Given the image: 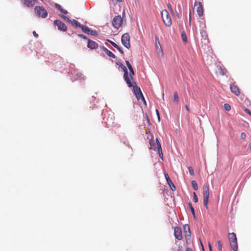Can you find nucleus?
<instances>
[{"label": "nucleus", "instance_id": "c756f323", "mask_svg": "<svg viewBox=\"0 0 251 251\" xmlns=\"http://www.w3.org/2000/svg\"><path fill=\"white\" fill-rule=\"evenodd\" d=\"M62 18L65 20L66 22L69 23H71L72 24V20H70L68 17H67L66 16H62Z\"/></svg>", "mask_w": 251, "mask_h": 251}, {"label": "nucleus", "instance_id": "f257e3e1", "mask_svg": "<svg viewBox=\"0 0 251 251\" xmlns=\"http://www.w3.org/2000/svg\"><path fill=\"white\" fill-rule=\"evenodd\" d=\"M117 64L124 72V77L128 86L129 87H133V90L137 99L139 100L140 99V97H141L142 99L145 100L144 98L142 95L140 88H138L137 86L135 83L134 82L133 84L132 82H131V80L128 75V72L126 67L121 63H118Z\"/></svg>", "mask_w": 251, "mask_h": 251}, {"label": "nucleus", "instance_id": "a19ab883", "mask_svg": "<svg viewBox=\"0 0 251 251\" xmlns=\"http://www.w3.org/2000/svg\"><path fill=\"white\" fill-rule=\"evenodd\" d=\"M156 114H157V116L158 117V120L159 121H160V118L159 114V112H158V110L156 109Z\"/></svg>", "mask_w": 251, "mask_h": 251}, {"label": "nucleus", "instance_id": "7c9ffc66", "mask_svg": "<svg viewBox=\"0 0 251 251\" xmlns=\"http://www.w3.org/2000/svg\"><path fill=\"white\" fill-rule=\"evenodd\" d=\"M167 5L168 9L170 10V12H171V13L174 14V11H173V9L172 7L171 4L170 3H168Z\"/></svg>", "mask_w": 251, "mask_h": 251}, {"label": "nucleus", "instance_id": "c9c22d12", "mask_svg": "<svg viewBox=\"0 0 251 251\" xmlns=\"http://www.w3.org/2000/svg\"><path fill=\"white\" fill-rule=\"evenodd\" d=\"M78 36L84 39H85V40L87 39V37L86 36L84 35L83 34H78Z\"/></svg>", "mask_w": 251, "mask_h": 251}, {"label": "nucleus", "instance_id": "72a5a7b5", "mask_svg": "<svg viewBox=\"0 0 251 251\" xmlns=\"http://www.w3.org/2000/svg\"><path fill=\"white\" fill-rule=\"evenodd\" d=\"M188 169V170H189V173L190 174V175L192 176H194V172L193 168L191 167H189Z\"/></svg>", "mask_w": 251, "mask_h": 251}, {"label": "nucleus", "instance_id": "c03bdc74", "mask_svg": "<svg viewBox=\"0 0 251 251\" xmlns=\"http://www.w3.org/2000/svg\"><path fill=\"white\" fill-rule=\"evenodd\" d=\"M191 11H189V24H190V25L191 24Z\"/></svg>", "mask_w": 251, "mask_h": 251}, {"label": "nucleus", "instance_id": "cd10ccee", "mask_svg": "<svg viewBox=\"0 0 251 251\" xmlns=\"http://www.w3.org/2000/svg\"><path fill=\"white\" fill-rule=\"evenodd\" d=\"M224 108L226 110L229 111L231 109V107L229 104L226 103L224 104Z\"/></svg>", "mask_w": 251, "mask_h": 251}, {"label": "nucleus", "instance_id": "b1692460", "mask_svg": "<svg viewBox=\"0 0 251 251\" xmlns=\"http://www.w3.org/2000/svg\"><path fill=\"white\" fill-rule=\"evenodd\" d=\"M192 185L193 189L195 190H197L198 189V184L197 183V182L195 180L192 181Z\"/></svg>", "mask_w": 251, "mask_h": 251}, {"label": "nucleus", "instance_id": "7ed1b4c3", "mask_svg": "<svg viewBox=\"0 0 251 251\" xmlns=\"http://www.w3.org/2000/svg\"><path fill=\"white\" fill-rule=\"evenodd\" d=\"M203 197V204L206 209H208V199L209 196V188L208 183L204 184L202 187Z\"/></svg>", "mask_w": 251, "mask_h": 251}, {"label": "nucleus", "instance_id": "9b49d317", "mask_svg": "<svg viewBox=\"0 0 251 251\" xmlns=\"http://www.w3.org/2000/svg\"><path fill=\"white\" fill-rule=\"evenodd\" d=\"M82 31L84 33H86L88 34L92 35H97V32L95 30H91L88 27L85 25H82L81 28Z\"/></svg>", "mask_w": 251, "mask_h": 251}, {"label": "nucleus", "instance_id": "412c9836", "mask_svg": "<svg viewBox=\"0 0 251 251\" xmlns=\"http://www.w3.org/2000/svg\"><path fill=\"white\" fill-rule=\"evenodd\" d=\"M174 101L176 102V103H178L179 101V97L178 95V93L177 92H175L174 94Z\"/></svg>", "mask_w": 251, "mask_h": 251}, {"label": "nucleus", "instance_id": "6e6552de", "mask_svg": "<svg viewBox=\"0 0 251 251\" xmlns=\"http://www.w3.org/2000/svg\"><path fill=\"white\" fill-rule=\"evenodd\" d=\"M195 6L197 7V12L200 17L203 15V8L201 3L200 1H195L194 3Z\"/></svg>", "mask_w": 251, "mask_h": 251}, {"label": "nucleus", "instance_id": "f3484780", "mask_svg": "<svg viewBox=\"0 0 251 251\" xmlns=\"http://www.w3.org/2000/svg\"><path fill=\"white\" fill-rule=\"evenodd\" d=\"M155 41L156 50H159V51L163 53V51L159 42V38L157 36L155 37Z\"/></svg>", "mask_w": 251, "mask_h": 251}, {"label": "nucleus", "instance_id": "4468645a", "mask_svg": "<svg viewBox=\"0 0 251 251\" xmlns=\"http://www.w3.org/2000/svg\"><path fill=\"white\" fill-rule=\"evenodd\" d=\"M23 3L27 7H32L35 4L37 0H22Z\"/></svg>", "mask_w": 251, "mask_h": 251}, {"label": "nucleus", "instance_id": "79ce46f5", "mask_svg": "<svg viewBox=\"0 0 251 251\" xmlns=\"http://www.w3.org/2000/svg\"><path fill=\"white\" fill-rule=\"evenodd\" d=\"M33 34L35 37H38V34L35 31L33 32Z\"/></svg>", "mask_w": 251, "mask_h": 251}, {"label": "nucleus", "instance_id": "4be33fe9", "mask_svg": "<svg viewBox=\"0 0 251 251\" xmlns=\"http://www.w3.org/2000/svg\"><path fill=\"white\" fill-rule=\"evenodd\" d=\"M57 8L63 14H67L68 12L67 10L63 9L60 5H57Z\"/></svg>", "mask_w": 251, "mask_h": 251}, {"label": "nucleus", "instance_id": "864d4df0", "mask_svg": "<svg viewBox=\"0 0 251 251\" xmlns=\"http://www.w3.org/2000/svg\"><path fill=\"white\" fill-rule=\"evenodd\" d=\"M202 250H203V251H204V249L203 248L202 249Z\"/></svg>", "mask_w": 251, "mask_h": 251}, {"label": "nucleus", "instance_id": "37998d69", "mask_svg": "<svg viewBox=\"0 0 251 251\" xmlns=\"http://www.w3.org/2000/svg\"><path fill=\"white\" fill-rule=\"evenodd\" d=\"M208 247H209V251H212V247H211V245L210 243H208Z\"/></svg>", "mask_w": 251, "mask_h": 251}, {"label": "nucleus", "instance_id": "2eb2a0df", "mask_svg": "<svg viewBox=\"0 0 251 251\" xmlns=\"http://www.w3.org/2000/svg\"><path fill=\"white\" fill-rule=\"evenodd\" d=\"M230 89L231 91L236 96H239L240 92L239 88L234 84H231L230 85Z\"/></svg>", "mask_w": 251, "mask_h": 251}, {"label": "nucleus", "instance_id": "58836bf2", "mask_svg": "<svg viewBox=\"0 0 251 251\" xmlns=\"http://www.w3.org/2000/svg\"><path fill=\"white\" fill-rule=\"evenodd\" d=\"M244 110L246 113H247L248 114L251 116V112L249 109L245 108Z\"/></svg>", "mask_w": 251, "mask_h": 251}, {"label": "nucleus", "instance_id": "bb28decb", "mask_svg": "<svg viewBox=\"0 0 251 251\" xmlns=\"http://www.w3.org/2000/svg\"><path fill=\"white\" fill-rule=\"evenodd\" d=\"M222 243L221 241H218V248L219 251H222Z\"/></svg>", "mask_w": 251, "mask_h": 251}, {"label": "nucleus", "instance_id": "c85d7f7f", "mask_svg": "<svg viewBox=\"0 0 251 251\" xmlns=\"http://www.w3.org/2000/svg\"><path fill=\"white\" fill-rule=\"evenodd\" d=\"M62 18L65 20L66 22L69 23H71L72 24V20H70L68 17H67L66 16H62Z\"/></svg>", "mask_w": 251, "mask_h": 251}, {"label": "nucleus", "instance_id": "473e14b6", "mask_svg": "<svg viewBox=\"0 0 251 251\" xmlns=\"http://www.w3.org/2000/svg\"><path fill=\"white\" fill-rule=\"evenodd\" d=\"M115 48H116L121 53H122V54H124V50H123V49L120 47L118 45L116 46V47H115Z\"/></svg>", "mask_w": 251, "mask_h": 251}, {"label": "nucleus", "instance_id": "6ab92c4d", "mask_svg": "<svg viewBox=\"0 0 251 251\" xmlns=\"http://www.w3.org/2000/svg\"><path fill=\"white\" fill-rule=\"evenodd\" d=\"M156 145L157 150L158 151L159 156L161 158L163 159V155L162 151L161 146L160 142H159L157 138L156 139Z\"/></svg>", "mask_w": 251, "mask_h": 251}, {"label": "nucleus", "instance_id": "f8f14e48", "mask_svg": "<svg viewBox=\"0 0 251 251\" xmlns=\"http://www.w3.org/2000/svg\"><path fill=\"white\" fill-rule=\"evenodd\" d=\"M164 176H165V178L166 179V181L167 182V183L169 185L172 191H175V190H176V186H175V185L173 183L172 181L171 180V179H170L168 174H167V173L165 172L164 173Z\"/></svg>", "mask_w": 251, "mask_h": 251}, {"label": "nucleus", "instance_id": "2f4dec72", "mask_svg": "<svg viewBox=\"0 0 251 251\" xmlns=\"http://www.w3.org/2000/svg\"><path fill=\"white\" fill-rule=\"evenodd\" d=\"M193 198H194V201L195 202H197L198 201V198L197 194L195 192L193 193Z\"/></svg>", "mask_w": 251, "mask_h": 251}, {"label": "nucleus", "instance_id": "a211bd4d", "mask_svg": "<svg viewBox=\"0 0 251 251\" xmlns=\"http://www.w3.org/2000/svg\"><path fill=\"white\" fill-rule=\"evenodd\" d=\"M101 50L105 52V53L109 57H111L113 58H115L116 56L110 50H109L107 48L104 47H101Z\"/></svg>", "mask_w": 251, "mask_h": 251}, {"label": "nucleus", "instance_id": "4c0bfd02", "mask_svg": "<svg viewBox=\"0 0 251 251\" xmlns=\"http://www.w3.org/2000/svg\"><path fill=\"white\" fill-rule=\"evenodd\" d=\"M246 134L245 133L243 132L241 134V138L242 139H244L246 138Z\"/></svg>", "mask_w": 251, "mask_h": 251}, {"label": "nucleus", "instance_id": "a878e982", "mask_svg": "<svg viewBox=\"0 0 251 251\" xmlns=\"http://www.w3.org/2000/svg\"><path fill=\"white\" fill-rule=\"evenodd\" d=\"M181 38H182V41L184 42H185V43L187 42V36L185 33L182 32L181 33Z\"/></svg>", "mask_w": 251, "mask_h": 251}, {"label": "nucleus", "instance_id": "09e8293b", "mask_svg": "<svg viewBox=\"0 0 251 251\" xmlns=\"http://www.w3.org/2000/svg\"><path fill=\"white\" fill-rule=\"evenodd\" d=\"M249 148L250 150H251V143L249 144Z\"/></svg>", "mask_w": 251, "mask_h": 251}, {"label": "nucleus", "instance_id": "49530a36", "mask_svg": "<svg viewBox=\"0 0 251 251\" xmlns=\"http://www.w3.org/2000/svg\"><path fill=\"white\" fill-rule=\"evenodd\" d=\"M186 251H193L192 249L190 248H187Z\"/></svg>", "mask_w": 251, "mask_h": 251}, {"label": "nucleus", "instance_id": "393cba45", "mask_svg": "<svg viewBox=\"0 0 251 251\" xmlns=\"http://www.w3.org/2000/svg\"><path fill=\"white\" fill-rule=\"evenodd\" d=\"M188 205H189V207H190V209H191V212H192V214H193V216H194V217H195V210H194V207H193V206H192V203H191V202H189V203H188Z\"/></svg>", "mask_w": 251, "mask_h": 251}, {"label": "nucleus", "instance_id": "de8ad7c7", "mask_svg": "<svg viewBox=\"0 0 251 251\" xmlns=\"http://www.w3.org/2000/svg\"><path fill=\"white\" fill-rule=\"evenodd\" d=\"M203 40H204L205 41H206L207 43H208V39H206V38H204V39H203Z\"/></svg>", "mask_w": 251, "mask_h": 251}, {"label": "nucleus", "instance_id": "603ef678", "mask_svg": "<svg viewBox=\"0 0 251 251\" xmlns=\"http://www.w3.org/2000/svg\"><path fill=\"white\" fill-rule=\"evenodd\" d=\"M125 15V12L124 11L123 16Z\"/></svg>", "mask_w": 251, "mask_h": 251}, {"label": "nucleus", "instance_id": "ea45409f", "mask_svg": "<svg viewBox=\"0 0 251 251\" xmlns=\"http://www.w3.org/2000/svg\"><path fill=\"white\" fill-rule=\"evenodd\" d=\"M176 251H183L182 247L181 246H178Z\"/></svg>", "mask_w": 251, "mask_h": 251}, {"label": "nucleus", "instance_id": "f03ea898", "mask_svg": "<svg viewBox=\"0 0 251 251\" xmlns=\"http://www.w3.org/2000/svg\"><path fill=\"white\" fill-rule=\"evenodd\" d=\"M162 21L167 27H170L172 24L171 18L166 10H163L161 12Z\"/></svg>", "mask_w": 251, "mask_h": 251}, {"label": "nucleus", "instance_id": "a18cd8bd", "mask_svg": "<svg viewBox=\"0 0 251 251\" xmlns=\"http://www.w3.org/2000/svg\"><path fill=\"white\" fill-rule=\"evenodd\" d=\"M185 107V108H186V110H187L188 112H190V110H189V107H188V105H186Z\"/></svg>", "mask_w": 251, "mask_h": 251}, {"label": "nucleus", "instance_id": "ddd939ff", "mask_svg": "<svg viewBox=\"0 0 251 251\" xmlns=\"http://www.w3.org/2000/svg\"><path fill=\"white\" fill-rule=\"evenodd\" d=\"M126 63L129 70V76H128L131 80V82H132V81L133 80V75H134V72L129 62L128 61H126Z\"/></svg>", "mask_w": 251, "mask_h": 251}, {"label": "nucleus", "instance_id": "8fccbe9b", "mask_svg": "<svg viewBox=\"0 0 251 251\" xmlns=\"http://www.w3.org/2000/svg\"><path fill=\"white\" fill-rule=\"evenodd\" d=\"M118 2H122L123 0H117Z\"/></svg>", "mask_w": 251, "mask_h": 251}, {"label": "nucleus", "instance_id": "dca6fc26", "mask_svg": "<svg viewBox=\"0 0 251 251\" xmlns=\"http://www.w3.org/2000/svg\"><path fill=\"white\" fill-rule=\"evenodd\" d=\"M87 47L90 48L91 50L97 49L98 47V45L96 42L93 41L92 40L87 39Z\"/></svg>", "mask_w": 251, "mask_h": 251}, {"label": "nucleus", "instance_id": "3c124183", "mask_svg": "<svg viewBox=\"0 0 251 251\" xmlns=\"http://www.w3.org/2000/svg\"><path fill=\"white\" fill-rule=\"evenodd\" d=\"M147 120H148V121L149 122V119H148V117H147Z\"/></svg>", "mask_w": 251, "mask_h": 251}, {"label": "nucleus", "instance_id": "0eeeda50", "mask_svg": "<svg viewBox=\"0 0 251 251\" xmlns=\"http://www.w3.org/2000/svg\"><path fill=\"white\" fill-rule=\"evenodd\" d=\"M123 23V19L121 16H116L113 18L112 24L114 27L118 29Z\"/></svg>", "mask_w": 251, "mask_h": 251}, {"label": "nucleus", "instance_id": "20e7f679", "mask_svg": "<svg viewBox=\"0 0 251 251\" xmlns=\"http://www.w3.org/2000/svg\"><path fill=\"white\" fill-rule=\"evenodd\" d=\"M228 236L231 248L233 251H237L238 250V244L236 234L233 232L230 233Z\"/></svg>", "mask_w": 251, "mask_h": 251}, {"label": "nucleus", "instance_id": "aec40b11", "mask_svg": "<svg viewBox=\"0 0 251 251\" xmlns=\"http://www.w3.org/2000/svg\"><path fill=\"white\" fill-rule=\"evenodd\" d=\"M73 26H75V27H79L81 28V26H82L83 25H81L79 22H78L77 21L73 19L72 20V24Z\"/></svg>", "mask_w": 251, "mask_h": 251}, {"label": "nucleus", "instance_id": "e433bc0d", "mask_svg": "<svg viewBox=\"0 0 251 251\" xmlns=\"http://www.w3.org/2000/svg\"><path fill=\"white\" fill-rule=\"evenodd\" d=\"M108 42L114 47H116V46L117 45L115 43L113 42V41H110V40H108Z\"/></svg>", "mask_w": 251, "mask_h": 251}, {"label": "nucleus", "instance_id": "39448f33", "mask_svg": "<svg viewBox=\"0 0 251 251\" xmlns=\"http://www.w3.org/2000/svg\"><path fill=\"white\" fill-rule=\"evenodd\" d=\"M34 12L36 15L40 18H45L48 16V13L46 10L43 6H35L34 8Z\"/></svg>", "mask_w": 251, "mask_h": 251}, {"label": "nucleus", "instance_id": "1a4fd4ad", "mask_svg": "<svg viewBox=\"0 0 251 251\" xmlns=\"http://www.w3.org/2000/svg\"><path fill=\"white\" fill-rule=\"evenodd\" d=\"M54 25H56L58 28V29L62 30L63 31H65L67 30V27L65 25L64 23L62 22L61 21L58 20H56L54 21Z\"/></svg>", "mask_w": 251, "mask_h": 251}, {"label": "nucleus", "instance_id": "5701e85b", "mask_svg": "<svg viewBox=\"0 0 251 251\" xmlns=\"http://www.w3.org/2000/svg\"><path fill=\"white\" fill-rule=\"evenodd\" d=\"M150 145L151 149H152L154 150L156 149V146L155 145L154 140H150Z\"/></svg>", "mask_w": 251, "mask_h": 251}, {"label": "nucleus", "instance_id": "423d86ee", "mask_svg": "<svg viewBox=\"0 0 251 251\" xmlns=\"http://www.w3.org/2000/svg\"><path fill=\"white\" fill-rule=\"evenodd\" d=\"M121 42L122 44L127 49H129L130 47V36L128 33H124L121 38Z\"/></svg>", "mask_w": 251, "mask_h": 251}, {"label": "nucleus", "instance_id": "f704fd0d", "mask_svg": "<svg viewBox=\"0 0 251 251\" xmlns=\"http://www.w3.org/2000/svg\"><path fill=\"white\" fill-rule=\"evenodd\" d=\"M184 228L186 230V229H188V232L189 233H190V228H189V226L188 225H185L184 226Z\"/></svg>", "mask_w": 251, "mask_h": 251}, {"label": "nucleus", "instance_id": "9d476101", "mask_svg": "<svg viewBox=\"0 0 251 251\" xmlns=\"http://www.w3.org/2000/svg\"><path fill=\"white\" fill-rule=\"evenodd\" d=\"M174 235L175 237L178 240L182 239V231L180 227L176 226L174 229Z\"/></svg>", "mask_w": 251, "mask_h": 251}]
</instances>
